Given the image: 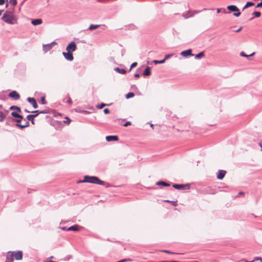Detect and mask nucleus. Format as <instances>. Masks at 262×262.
Returning <instances> with one entry per match:
<instances>
[{"instance_id":"0e129e2a","label":"nucleus","mask_w":262,"mask_h":262,"mask_svg":"<svg viewBox=\"0 0 262 262\" xmlns=\"http://www.w3.org/2000/svg\"><path fill=\"white\" fill-rule=\"evenodd\" d=\"M4 11V10H0V16L1 15L2 12Z\"/></svg>"},{"instance_id":"4d7b16f0","label":"nucleus","mask_w":262,"mask_h":262,"mask_svg":"<svg viewBox=\"0 0 262 262\" xmlns=\"http://www.w3.org/2000/svg\"><path fill=\"white\" fill-rule=\"evenodd\" d=\"M21 121V120L20 119H17L16 120V122H17V124H20L19 123Z\"/></svg>"},{"instance_id":"aec40b11","label":"nucleus","mask_w":262,"mask_h":262,"mask_svg":"<svg viewBox=\"0 0 262 262\" xmlns=\"http://www.w3.org/2000/svg\"><path fill=\"white\" fill-rule=\"evenodd\" d=\"M14 258L12 255H11L10 253L6 257V262H13Z\"/></svg>"},{"instance_id":"338daca9","label":"nucleus","mask_w":262,"mask_h":262,"mask_svg":"<svg viewBox=\"0 0 262 262\" xmlns=\"http://www.w3.org/2000/svg\"><path fill=\"white\" fill-rule=\"evenodd\" d=\"M260 146L261 147V150L262 151V145L261 144H260Z\"/></svg>"},{"instance_id":"6ab92c4d","label":"nucleus","mask_w":262,"mask_h":262,"mask_svg":"<svg viewBox=\"0 0 262 262\" xmlns=\"http://www.w3.org/2000/svg\"><path fill=\"white\" fill-rule=\"evenodd\" d=\"M156 185H162L163 186H170V184L169 183H167L162 181L157 182L156 183Z\"/></svg>"},{"instance_id":"4468645a","label":"nucleus","mask_w":262,"mask_h":262,"mask_svg":"<svg viewBox=\"0 0 262 262\" xmlns=\"http://www.w3.org/2000/svg\"><path fill=\"white\" fill-rule=\"evenodd\" d=\"M43 50L45 52H47L50 51L53 47L51 46V44L48 43L47 45H43Z\"/></svg>"},{"instance_id":"f704fd0d","label":"nucleus","mask_w":262,"mask_h":262,"mask_svg":"<svg viewBox=\"0 0 262 262\" xmlns=\"http://www.w3.org/2000/svg\"><path fill=\"white\" fill-rule=\"evenodd\" d=\"M173 55V54H166V55H165L164 59L163 60H165V61L166 60L168 59L170 57H172Z\"/></svg>"},{"instance_id":"473e14b6","label":"nucleus","mask_w":262,"mask_h":262,"mask_svg":"<svg viewBox=\"0 0 262 262\" xmlns=\"http://www.w3.org/2000/svg\"><path fill=\"white\" fill-rule=\"evenodd\" d=\"M153 62L155 63V64H158V63H163L165 62V60H155L153 61Z\"/></svg>"},{"instance_id":"4c0bfd02","label":"nucleus","mask_w":262,"mask_h":262,"mask_svg":"<svg viewBox=\"0 0 262 262\" xmlns=\"http://www.w3.org/2000/svg\"><path fill=\"white\" fill-rule=\"evenodd\" d=\"M137 65V63L136 62H133L130 67L129 71H130L133 68H135Z\"/></svg>"},{"instance_id":"20e7f679","label":"nucleus","mask_w":262,"mask_h":262,"mask_svg":"<svg viewBox=\"0 0 262 262\" xmlns=\"http://www.w3.org/2000/svg\"><path fill=\"white\" fill-rule=\"evenodd\" d=\"M76 45L74 41H71L66 47V50L67 52H72L76 50Z\"/></svg>"},{"instance_id":"72a5a7b5","label":"nucleus","mask_w":262,"mask_h":262,"mask_svg":"<svg viewBox=\"0 0 262 262\" xmlns=\"http://www.w3.org/2000/svg\"><path fill=\"white\" fill-rule=\"evenodd\" d=\"M5 115L2 112H0V121H2L5 117Z\"/></svg>"},{"instance_id":"bf43d9fd","label":"nucleus","mask_w":262,"mask_h":262,"mask_svg":"<svg viewBox=\"0 0 262 262\" xmlns=\"http://www.w3.org/2000/svg\"><path fill=\"white\" fill-rule=\"evenodd\" d=\"M160 262H179L178 261H161Z\"/></svg>"},{"instance_id":"423d86ee","label":"nucleus","mask_w":262,"mask_h":262,"mask_svg":"<svg viewBox=\"0 0 262 262\" xmlns=\"http://www.w3.org/2000/svg\"><path fill=\"white\" fill-rule=\"evenodd\" d=\"M62 55L68 61H72L74 59L72 53L69 52H62Z\"/></svg>"},{"instance_id":"f257e3e1","label":"nucleus","mask_w":262,"mask_h":262,"mask_svg":"<svg viewBox=\"0 0 262 262\" xmlns=\"http://www.w3.org/2000/svg\"><path fill=\"white\" fill-rule=\"evenodd\" d=\"M1 19L6 23L10 25L15 24L17 23V18L11 11H6Z\"/></svg>"},{"instance_id":"e2e57ef3","label":"nucleus","mask_w":262,"mask_h":262,"mask_svg":"<svg viewBox=\"0 0 262 262\" xmlns=\"http://www.w3.org/2000/svg\"><path fill=\"white\" fill-rule=\"evenodd\" d=\"M70 258H71V256H67V258L66 259H65V260L69 259H70Z\"/></svg>"},{"instance_id":"dca6fc26","label":"nucleus","mask_w":262,"mask_h":262,"mask_svg":"<svg viewBox=\"0 0 262 262\" xmlns=\"http://www.w3.org/2000/svg\"><path fill=\"white\" fill-rule=\"evenodd\" d=\"M151 74L150 69L149 67H146L145 69L144 70L143 75L144 76H149Z\"/></svg>"},{"instance_id":"7c9ffc66","label":"nucleus","mask_w":262,"mask_h":262,"mask_svg":"<svg viewBox=\"0 0 262 262\" xmlns=\"http://www.w3.org/2000/svg\"><path fill=\"white\" fill-rule=\"evenodd\" d=\"M106 105H108V104H105V103H101L100 104H98L97 106H96V107L97 108H99V109H101L104 106H106Z\"/></svg>"},{"instance_id":"bb28decb","label":"nucleus","mask_w":262,"mask_h":262,"mask_svg":"<svg viewBox=\"0 0 262 262\" xmlns=\"http://www.w3.org/2000/svg\"><path fill=\"white\" fill-rule=\"evenodd\" d=\"M205 56L204 52H201L195 56V59H200Z\"/></svg>"},{"instance_id":"3c124183","label":"nucleus","mask_w":262,"mask_h":262,"mask_svg":"<svg viewBox=\"0 0 262 262\" xmlns=\"http://www.w3.org/2000/svg\"><path fill=\"white\" fill-rule=\"evenodd\" d=\"M134 76H135V77L138 78L140 77V74L138 73H135L134 74Z\"/></svg>"},{"instance_id":"9d476101","label":"nucleus","mask_w":262,"mask_h":262,"mask_svg":"<svg viewBox=\"0 0 262 262\" xmlns=\"http://www.w3.org/2000/svg\"><path fill=\"white\" fill-rule=\"evenodd\" d=\"M27 101L31 103L34 108H36L38 107L36 100L34 98L28 97L27 98Z\"/></svg>"},{"instance_id":"f3484780","label":"nucleus","mask_w":262,"mask_h":262,"mask_svg":"<svg viewBox=\"0 0 262 262\" xmlns=\"http://www.w3.org/2000/svg\"><path fill=\"white\" fill-rule=\"evenodd\" d=\"M114 70L118 72V73L121 74H124L126 73V71L124 69H120L118 67H116L114 69Z\"/></svg>"},{"instance_id":"864d4df0","label":"nucleus","mask_w":262,"mask_h":262,"mask_svg":"<svg viewBox=\"0 0 262 262\" xmlns=\"http://www.w3.org/2000/svg\"><path fill=\"white\" fill-rule=\"evenodd\" d=\"M50 44H51V46L52 47H53V46L55 45H56L57 43L55 41H54L52 42L51 43H50Z\"/></svg>"},{"instance_id":"a878e982","label":"nucleus","mask_w":262,"mask_h":262,"mask_svg":"<svg viewBox=\"0 0 262 262\" xmlns=\"http://www.w3.org/2000/svg\"><path fill=\"white\" fill-rule=\"evenodd\" d=\"M254 54H255V53L253 52V53L251 54L250 55H247L244 52L242 51L240 53V55L243 57H245L248 58L250 56H253L254 55Z\"/></svg>"},{"instance_id":"e433bc0d","label":"nucleus","mask_w":262,"mask_h":262,"mask_svg":"<svg viewBox=\"0 0 262 262\" xmlns=\"http://www.w3.org/2000/svg\"><path fill=\"white\" fill-rule=\"evenodd\" d=\"M10 3L14 6L17 4V0H10Z\"/></svg>"},{"instance_id":"ddd939ff","label":"nucleus","mask_w":262,"mask_h":262,"mask_svg":"<svg viewBox=\"0 0 262 262\" xmlns=\"http://www.w3.org/2000/svg\"><path fill=\"white\" fill-rule=\"evenodd\" d=\"M42 23V19L38 18V19H33L31 21V23L34 26H37L41 24Z\"/></svg>"},{"instance_id":"1a4fd4ad","label":"nucleus","mask_w":262,"mask_h":262,"mask_svg":"<svg viewBox=\"0 0 262 262\" xmlns=\"http://www.w3.org/2000/svg\"><path fill=\"white\" fill-rule=\"evenodd\" d=\"M226 171L224 170H219L217 174V178L219 180H222L225 176Z\"/></svg>"},{"instance_id":"774afa93","label":"nucleus","mask_w":262,"mask_h":262,"mask_svg":"<svg viewBox=\"0 0 262 262\" xmlns=\"http://www.w3.org/2000/svg\"><path fill=\"white\" fill-rule=\"evenodd\" d=\"M243 192H239V194H243Z\"/></svg>"},{"instance_id":"5701e85b","label":"nucleus","mask_w":262,"mask_h":262,"mask_svg":"<svg viewBox=\"0 0 262 262\" xmlns=\"http://www.w3.org/2000/svg\"><path fill=\"white\" fill-rule=\"evenodd\" d=\"M32 113H38V114H48L49 113V111L47 110H45L43 111L36 110V111L32 112Z\"/></svg>"},{"instance_id":"37998d69","label":"nucleus","mask_w":262,"mask_h":262,"mask_svg":"<svg viewBox=\"0 0 262 262\" xmlns=\"http://www.w3.org/2000/svg\"><path fill=\"white\" fill-rule=\"evenodd\" d=\"M130 124H131L130 122V121H127V122H125L123 126H125V127H126V126H127L128 125H130Z\"/></svg>"},{"instance_id":"052dcab7","label":"nucleus","mask_w":262,"mask_h":262,"mask_svg":"<svg viewBox=\"0 0 262 262\" xmlns=\"http://www.w3.org/2000/svg\"><path fill=\"white\" fill-rule=\"evenodd\" d=\"M216 11L217 13H220L221 12V9H220V8L216 9Z\"/></svg>"},{"instance_id":"13d9d810","label":"nucleus","mask_w":262,"mask_h":262,"mask_svg":"<svg viewBox=\"0 0 262 262\" xmlns=\"http://www.w3.org/2000/svg\"><path fill=\"white\" fill-rule=\"evenodd\" d=\"M35 114H32V115H34L35 117H37L39 114H38V113H34Z\"/></svg>"},{"instance_id":"6e6d98bb","label":"nucleus","mask_w":262,"mask_h":262,"mask_svg":"<svg viewBox=\"0 0 262 262\" xmlns=\"http://www.w3.org/2000/svg\"><path fill=\"white\" fill-rule=\"evenodd\" d=\"M16 118H19V119L21 120V119H22L23 118V116H21V115L19 114V116L17 117Z\"/></svg>"},{"instance_id":"c756f323","label":"nucleus","mask_w":262,"mask_h":262,"mask_svg":"<svg viewBox=\"0 0 262 262\" xmlns=\"http://www.w3.org/2000/svg\"><path fill=\"white\" fill-rule=\"evenodd\" d=\"M165 202L171 203L173 206H177L178 205L177 201L165 200Z\"/></svg>"},{"instance_id":"2eb2a0df","label":"nucleus","mask_w":262,"mask_h":262,"mask_svg":"<svg viewBox=\"0 0 262 262\" xmlns=\"http://www.w3.org/2000/svg\"><path fill=\"white\" fill-rule=\"evenodd\" d=\"M200 11H194L193 12V14L190 15H188V13H189L190 12H188L187 13H184L183 14V16L185 18H188L190 17H192L194 16V15L195 14H197L199 12H200Z\"/></svg>"},{"instance_id":"f03ea898","label":"nucleus","mask_w":262,"mask_h":262,"mask_svg":"<svg viewBox=\"0 0 262 262\" xmlns=\"http://www.w3.org/2000/svg\"><path fill=\"white\" fill-rule=\"evenodd\" d=\"M81 182L96 184L101 185H106V187H108L110 186V185L109 184H106L104 181L100 180L96 176H85L84 178V180Z\"/></svg>"},{"instance_id":"680f3d73","label":"nucleus","mask_w":262,"mask_h":262,"mask_svg":"<svg viewBox=\"0 0 262 262\" xmlns=\"http://www.w3.org/2000/svg\"><path fill=\"white\" fill-rule=\"evenodd\" d=\"M245 262H254L253 260H252V261H248V260H244Z\"/></svg>"},{"instance_id":"c03bdc74","label":"nucleus","mask_w":262,"mask_h":262,"mask_svg":"<svg viewBox=\"0 0 262 262\" xmlns=\"http://www.w3.org/2000/svg\"><path fill=\"white\" fill-rule=\"evenodd\" d=\"M68 102L71 104H72V99H71V98L70 97V96H68Z\"/></svg>"},{"instance_id":"9b49d317","label":"nucleus","mask_w":262,"mask_h":262,"mask_svg":"<svg viewBox=\"0 0 262 262\" xmlns=\"http://www.w3.org/2000/svg\"><path fill=\"white\" fill-rule=\"evenodd\" d=\"M106 140L107 142L118 141L119 138L117 136H107L106 137Z\"/></svg>"},{"instance_id":"0eeeda50","label":"nucleus","mask_w":262,"mask_h":262,"mask_svg":"<svg viewBox=\"0 0 262 262\" xmlns=\"http://www.w3.org/2000/svg\"><path fill=\"white\" fill-rule=\"evenodd\" d=\"M9 96L15 100L19 99L20 98L19 94L15 91H13L10 92L9 94Z\"/></svg>"},{"instance_id":"412c9836","label":"nucleus","mask_w":262,"mask_h":262,"mask_svg":"<svg viewBox=\"0 0 262 262\" xmlns=\"http://www.w3.org/2000/svg\"><path fill=\"white\" fill-rule=\"evenodd\" d=\"M29 122L28 121H26L25 124L21 125L20 124H16V126L20 127V128H24L25 127L29 126Z\"/></svg>"},{"instance_id":"79ce46f5","label":"nucleus","mask_w":262,"mask_h":262,"mask_svg":"<svg viewBox=\"0 0 262 262\" xmlns=\"http://www.w3.org/2000/svg\"><path fill=\"white\" fill-rule=\"evenodd\" d=\"M66 119L67 120L66 121H64V123L66 124H69L71 122V120L68 117H66Z\"/></svg>"},{"instance_id":"39448f33","label":"nucleus","mask_w":262,"mask_h":262,"mask_svg":"<svg viewBox=\"0 0 262 262\" xmlns=\"http://www.w3.org/2000/svg\"><path fill=\"white\" fill-rule=\"evenodd\" d=\"M172 187L174 188L175 189H178V190H183L185 189L186 187H187V189H189L190 188V185L189 184H174L172 185Z\"/></svg>"},{"instance_id":"49530a36","label":"nucleus","mask_w":262,"mask_h":262,"mask_svg":"<svg viewBox=\"0 0 262 262\" xmlns=\"http://www.w3.org/2000/svg\"><path fill=\"white\" fill-rule=\"evenodd\" d=\"M162 252H163L164 253H168V254H174V253L171 252L169 251L166 250H163Z\"/></svg>"},{"instance_id":"393cba45","label":"nucleus","mask_w":262,"mask_h":262,"mask_svg":"<svg viewBox=\"0 0 262 262\" xmlns=\"http://www.w3.org/2000/svg\"><path fill=\"white\" fill-rule=\"evenodd\" d=\"M254 5V3H253V2H248L246 3V4L245 5V6L243 7V10H245L246 8L249 7H251V6H252Z\"/></svg>"},{"instance_id":"cd10ccee","label":"nucleus","mask_w":262,"mask_h":262,"mask_svg":"<svg viewBox=\"0 0 262 262\" xmlns=\"http://www.w3.org/2000/svg\"><path fill=\"white\" fill-rule=\"evenodd\" d=\"M10 109L11 110H16V111L18 113H19L21 112V110H20V107H19L18 106H11L10 107Z\"/></svg>"},{"instance_id":"6e6552de","label":"nucleus","mask_w":262,"mask_h":262,"mask_svg":"<svg viewBox=\"0 0 262 262\" xmlns=\"http://www.w3.org/2000/svg\"><path fill=\"white\" fill-rule=\"evenodd\" d=\"M180 54L181 56H182L183 57H187L188 56H193L194 55L193 54H192V51L191 49H188L187 50L183 51Z\"/></svg>"},{"instance_id":"de8ad7c7","label":"nucleus","mask_w":262,"mask_h":262,"mask_svg":"<svg viewBox=\"0 0 262 262\" xmlns=\"http://www.w3.org/2000/svg\"><path fill=\"white\" fill-rule=\"evenodd\" d=\"M256 8L262 7V2L258 3L256 6Z\"/></svg>"},{"instance_id":"c85d7f7f","label":"nucleus","mask_w":262,"mask_h":262,"mask_svg":"<svg viewBox=\"0 0 262 262\" xmlns=\"http://www.w3.org/2000/svg\"><path fill=\"white\" fill-rule=\"evenodd\" d=\"M134 96H135V94L134 93L129 92L126 95L125 97L126 99H129V98L133 97Z\"/></svg>"},{"instance_id":"4be33fe9","label":"nucleus","mask_w":262,"mask_h":262,"mask_svg":"<svg viewBox=\"0 0 262 262\" xmlns=\"http://www.w3.org/2000/svg\"><path fill=\"white\" fill-rule=\"evenodd\" d=\"M27 119L29 121H31V123L34 124V118H35V116L34 115H28L27 116Z\"/></svg>"},{"instance_id":"603ef678","label":"nucleus","mask_w":262,"mask_h":262,"mask_svg":"<svg viewBox=\"0 0 262 262\" xmlns=\"http://www.w3.org/2000/svg\"><path fill=\"white\" fill-rule=\"evenodd\" d=\"M5 0H0V5L4 4Z\"/></svg>"},{"instance_id":"7ed1b4c3","label":"nucleus","mask_w":262,"mask_h":262,"mask_svg":"<svg viewBox=\"0 0 262 262\" xmlns=\"http://www.w3.org/2000/svg\"><path fill=\"white\" fill-rule=\"evenodd\" d=\"M8 253H10L11 255L13 256V258H15L17 260L22 259L23 258V252L21 251H18L17 252L9 251Z\"/></svg>"},{"instance_id":"c9c22d12","label":"nucleus","mask_w":262,"mask_h":262,"mask_svg":"<svg viewBox=\"0 0 262 262\" xmlns=\"http://www.w3.org/2000/svg\"><path fill=\"white\" fill-rule=\"evenodd\" d=\"M11 116L16 118L17 117L19 116V114L17 112H13L11 113Z\"/></svg>"},{"instance_id":"09e8293b","label":"nucleus","mask_w":262,"mask_h":262,"mask_svg":"<svg viewBox=\"0 0 262 262\" xmlns=\"http://www.w3.org/2000/svg\"><path fill=\"white\" fill-rule=\"evenodd\" d=\"M61 229H62V230H64V231H69L68 228H67L66 227H60Z\"/></svg>"},{"instance_id":"2f4dec72","label":"nucleus","mask_w":262,"mask_h":262,"mask_svg":"<svg viewBox=\"0 0 262 262\" xmlns=\"http://www.w3.org/2000/svg\"><path fill=\"white\" fill-rule=\"evenodd\" d=\"M260 12L258 11H255L252 13V15H254V17H258L260 16Z\"/></svg>"},{"instance_id":"5fc2aeb1","label":"nucleus","mask_w":262,"mask_h":262,"mask_svg":"<svg viewBox=\"0 0 262 262\" xmlns=\"http://www.w3.org/2000/svg\"><path fill=\"white\" fill-rule=\"evenodd\" d=\"M242 29V27H241L240 28H239L237 30L235 31L236 32H238L239 31H240Z\"/></svg>"},{"instance_id":"a211bd4d","label":"nucleus","mask_w":262,"mask_h":262,"mask_svg":"<svg viewBox=\"0 0 262 262\" xmlns=\"http://www.w3.org/2000/svg\"><path fill=\"white\" fill-rule=\"evenodd\" d=\"M69 231L72 230L77 231L79 230V226L77 225H75L74 226H71L68 228Z\"/></svg>"},{"instance_id":"ea45409f","label":"nucleus","mask_w":262,"mask_h":262,"mask_svg":"<svg viewBox=\"0 0 262 262\" xmlns=\"http://www.w3.org/2000/svg\"><path fill=\"white\" fill-rule=\"evenodd\" d=\"M41 103L42 104H45L46 103L45 97H42L41 98Z\"/></svg>"},{"instance_id":"a19ab883","label":"nucleus","mask_w":262,"mask_h":262,"mask_svg":"<svg viewBox=\"0 0 262 262\" xmlns=\"http://www.w3.org/2000/svg\"><path fill=\"white\" fill-rule=\"evenodd\" d=\"M235 13H234L233 14V15L235 17H238L240 15H241V13L239 12V11L238 12H235Z\"/></svg>"},{"instance_id":"69168bd1","label":"nucleus","mask_w":262,"mask_h":262,"mask_svg":"<svg viewBox=\"0 0 262 262\" xmlns=\"http://www.w3.org/2000/svg\"><path fill=\"white\" fill-rule=\"evenodd\" d=\"M8 7V3H7L6 5V8H7Z\"/></svg>"},{"instance_id":"58836bf2","label":"nucleus","mask_w":262,"mask_h":262,"mask_svg":"<svg viewBox=\"0 0 262 262\" xmlns=\"http://www.w3.org/2000/svg\"><path fill=\"white\" fill-rule=\"evenodd\" d=\"M257 260H260L261 262H262V258L259 257H256L254 258L253 261H257Z\"/></svg>"},{"instance_id":"a18cd8bd","label":"nucleus","mask_w":262,"mask_h":262,"mask_svg":"<svg viewBox=\"0 0 262 262\" xmlns=\"http://www.w3.org/2000/svg\"><path fill=\"white\" fill-rule=\"evenodd\" d=\"M103 112L104 113V114H107L110 113V110L108 108H105L104 110H103Z\"/></svg>"},{"instance_id":"8fccbe9b","label":"nucleus","mask_w":262,"mask_h":262,"mask_svg":"<svg viewBox=\"0 0 262 262\" xmlns=\"http://www.w3.org/2000/svg\"><path fill=\"white\" fill-rule=\"evenodd\" d=\"M80 112H81V113H83V114H90V112H89V111H81Z\"/></svg>"},{"instance_id":"f8f14e48","label":"nucleus","mask_w":262,"mask_h":262,"mask_svg":"<svg viewBox=\"0 0 262 262\" xmlns=\"http://www.w3.org/2000/svg\"><path fill=\"white\" fill-rule=\"evenodd\" d=\"M227 9L231 12H238V8L235 5H229L227 7Z\"/></svg>"},{"instance_id":"b1692460","label":"nucleus","mask_w":262,"mask_h":262,"mask_svg":"<svg viewBox=\"0 0 262 262\" xmlns=\"http://www.w3.org/2000/svg\"><path fill=\"white\" fill-rule=\"evenodd\" d=\"M100 25H91L89 27V30H92L94 29H96L100 27Z\"/></svg>"}]
</instances>
